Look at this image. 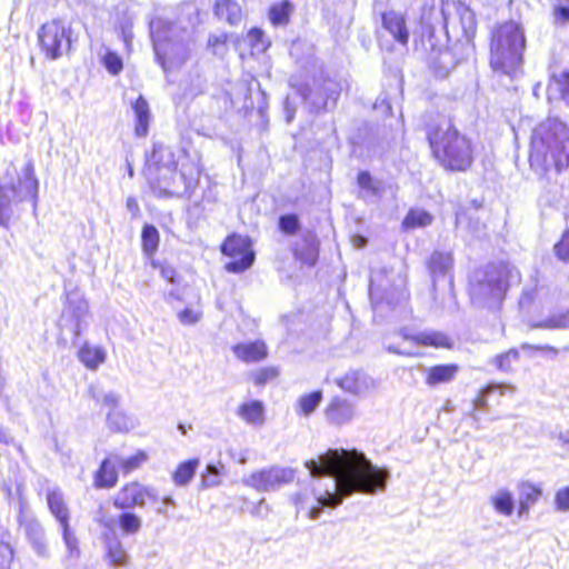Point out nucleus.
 Returning <instances> with one entry per match:
<instances>
[{"mask_svg":"<svg viewBox=\"0 0 569 569\" xmlns=\"http://www.w3.org/2000/svg\"><path fill=\"white\" fill-rule=\"evenodd\" d=\"M305 465L315 479L312 493L318 503L310 509V519L319 518L326 507H338L355 492L375 495L385 490L390 476L357 450L329 449Z\"/></svg>","mask_w":569,"mask_h":569,"instance_id":"f257e3e1","label":"nucleus"},{"mask_svg":"<svg viewBox=\"0 0 569 569\" xmlns=\"http://www.w3.org/2000/svg\"><path fill=\"white\" fill-rule=\"evenodd\" d=\"M201 12L194 3H183L174 20L156 18L150 34L157 62L166 73L179 70L196 51Z\"/></svg>","mask_w":569,"mask_h":569,"instance_id":"f03ea898","label":"nucleus"},{"mask_svg":"<svg viewBox=\"0 0 569 569\" xmlns=\"http://www.w3.org/2000/svg\"><path fill=\"white\" fill-rule=\"evenodd\" d=\"M530 166L541 170L569 167V127L557 119L540 123L531 136Z\"/></svg>","mask_w":569,"mask_h":569,"instance_id":"7ed1b4c3","label":"nucleus"},{"mask_svg":"<svg viewBox=\"0 0 569 569\" xmlns=\"http://www.w3.org/2000/svg\"><path fill=\"white\" fill-rule=\"evenodd\" d=\"M428 141L435 158L447 170L466 171L472 163L471 141L450 122L430 128Z\"/></svg>","mask_w":569,"mask_h":569,"instance_id":"20e7f679","label":"nucleus"},{"mask_svg":"<svg viewBox=\"0 0 569 569\" xmlns=\"http://www.w3.org/2000/svg\"><path fill=\"white\" fill-rule=\"evenodd\" d=\"M526 48L523 29L515 21L498 26L490 42V67L497 73L512 76L522 63Z\"/></svg>","mask_w":569,"mask_h":569,"instance_id":"39448f33","label":"nucleus"},{"mask_svg":"<svg viewBox=\"0 0 569 569\" xmlns=\"http://www.w3.org/2000/svg\"><path fill=\"white\" fill-rule=\"evenodd\" d=\"M11 170L17 173L16 168H8L4 179L0 182V226L7 227L14 213V208L24 201H31L37 207L38 180L34 177V167L28 161L17 179L10 178Z\"/></svg>","mask_w":569,"mask_h":569,"instance_id":"423d86ee","label":"nucleus"},{"mask_svg":"<svg viewBox=\"0 0 569 569\" xmlns=\"http://www.w3.org/2000/svg\"><path fill=\"white\" fill-rule=\"evenodd\" d=\"M200 172L193 163L176 164L170 173H162L150 182L152 190L162 197L190 196L198 184Z\"/></svg>","mask_w":569,"mask_h":569,"instance_id":"0eeeda50","label":"nucleus"},{"mask_svg":"<svg viewBox=\"0 0 569 569\" xmlns=\"http://www.w3.org/2000/svg\"><path fill=\"white\" fill-rule=\"evenodd\" d=\"M507 290L502 271L493 264L476 274L470 283V296L473 303L482 307H493L499 303Z\"/></svg>","mask_w":569,"mask_h":569,"instance_id":"6e6552de","label":"nucleus"},{"mask_svg":"<svg viewBox=\"0 0 569 569\" xmlns=\"http://www.w3.org/2000/svg\"><path fill=\"white\" fill-rule=\"evenodd\" d=\"M71 29L62 20L54 19L44 23L39 32L38 39L42 52L47 58L57 60L71 47Z\"/></svg>","mask_w":569,"mask_h":569,"instance_id":"1a4fd4ad","label":"nucleus"},{"mask_svg":"<svg viewBox=\"0 0 569 569\" xmlns=\"http://www.w3.org/2000/svg\"><path fill=\"white\" fill-rule=\"evenodd\" d=\"M221 252L231 258L226 269L232 273H240L249 269L254 261V252L247 237L232 234L221 244Z\"/></svg>","mask_w":569,"mask_h":569,"instance_id":"9d476101","label":"nucleus"},{"mask_svg":"<svg viewBox=\"0 0 569 569\" xmlns=\"http://www.w3.org/2000/svg\"><path fill=\"white\" fill-rule=\"evenodd\" d=\"M295 477L296 472L292 468L272 466L252 472L244 479V483L257 491L270 492L292 482Z\"/></svg>","mask_w":569,"mask_h":569,"instance_id":"9b49d317","label":"nucleus"},{"mask_svg":"<svg viewBox=\"0 0 569 569\" xmlns=\"http://www.w3.org/2000/svg\"><path fill=\"white\" fill-rule=\"evenodd\" d=\"M345 81L336 80L331 78L322 79L316 87V89H307L302 92L303 99L310 103L313 112H319L328 107L331 102L336 104L342 89Z\"/></svg>","mask_w":569,"mask_h":569,"instance_id":"f8f14e48","label":"nucleus"},{"mask_svg":"<svg viewBox=\"0 0 569 569\" xmlns=\"http://www.w3.org/2000/svg\"><path fill=\"white\" fill-rule=\"evenodd\" d=\"M147 499L157 501L158 495L156 490L134 481L123 486L114 495L112 503L117 509L131 510L134 507L143 508Z\"/></svg>","mask_w":569,"mask_h":569,"instance_id":"ddd939ff","label":"nucleus"},{"mask_svg":"<svg viewBox=\"0 0 569 569\" xmlns=\"http://www.w3.org/2000/svg\"><path fill=\"white\" fill-rule=\"evenodd\" d=\"M88 303L87 301L78 296H68V305L63 309L59 326L62 330H68L74 338H78L82 331V328L88 325Z\"/></svg>","mask_w":569,"mask_h":569,"instance_id":"4468645a","label":"nucleus"},{"mask_svg":"<svg viewBox=\"0 0 569 569\" xmlns=\"http://www.w3.org/2000/svg\"><path fill=\"white\" fill-rule=\"evenodd\" d=\"M19 526L23 530L32 550L40 558H49L50 551L46 540V533L39 520L21 506L18 517Z\"/></svg>","mask_w":569,"mask_h":569,"instance_id":"2eb2a0df","label":"nucleus"},{"mask_svg":"<svg viewBox=\"0 0 569 569\" xmlns=\"http://www.w3.org/2000/svg\"><path fill=\"white\" fill-rule=\"evenodd\" d=\"M176 164L174 152L170 147L162 143H153L152 151L147 157L144 174L150 183L157 176L170 173V170Z\"/></svg>","mask_w":569,"mask_h":569,"instance_id":"dca6fc26","label":"nucleus"},{"mask_svg":"<svg viewBox=\"0 0 569 569\" xmlns=\"http://www.w3.org/2000/svg\"><path fill=\"white\" fill-rule=\"evenodd\" d=\"M387 269L372 270L370 276L369 295L372 303L387 300L389 302L390 290H399L405 284V279L398 276V282L387 279Z\"/></svg>","mask_w":569,"mask_h":569,"instance_id":"f3484780","label":"nucleus"},{"mask_svg":"<svg viewBox=\"0 0 569 569\" xmlns=\"http://www.w3.org/2000/svg\"><path fill=\"white\" fill-rule=\"evenodd\" d=\"M356 415V405L339 396L333 397L325 410L327 421L333 426L348 425L355 419Z\"/></svg>","mask_w":569,"mask_h":569,"instance_id":"a211bd4d","label":"nucleus"},{"mask_svg":"<svg viewBox=\"0 0 569 569\" xmlns=\"http://www.w3.org/2000/svg\"><path fill=\"white\" fill-rule=\"evenodd\" d=\"M336 383L346 392L355 396H363L375 388V380L359 369L349 370L342 377L336 379Z\"/></svg>","mask_w":569,"mask_h":569,"instance_id":"6ab92c4d","label":"nucleus"},{"mask_svg":"<svg viewBox=\"0 0 569 569\" xmlns=\"http://www.w3.org/2000/svg\"><path fill=\"white\" fill-rule=\"evenodd\" d=\"M453 266V257L449 251L435 250L429 260L428 269L432 278V287L436 290L437 281L442 278H448V284L452 287L451 270Z\"/></svg>","mask_w":569,"mask_h":569,"instance_id":"aec40b11","label":"nucleus"},{"mask_svg":"<svg viewBox=\"0 0 569 569\" xmlns=\"http://www.w3.org/2000/svg\"><path fill=\"white\" fill-rule=\"evenodd\" d=\"M383 28L395 38L397 42L406 46L409 40V31L405 17L393 10L382 13Z\"/></svg>","mask_w":569,"mask_h":569,"instance_id":"412c9836","label":"nucleus"},{"mask_svg":"<svg viewBox=\"0 0 569 569\" xmlns=\"http://www.w3.org/2000/svg\"><path fill=\"white\" fill-rule=\"evenodd\" d=\"M296 259L302 263L312 267L316 264L319 254V243L317 237L308 232L300 242H297L293 249Z\"/></svg>","mask_w":569,"mask_h":569,"instance_id":"4be33fe9","label":"nucleus"},{"mask_svg":"<svg viewBox=\"0 0 569 569\" xmlns=\"http://www.w3.org/2000/svg\"><path fill=\"white\" fill-rule=\"evenodd\" d=\"M423 371L426 373V383L429 387H436L451 382L459 372V366L456 363L436 365L430 368H423Z\"/></svg>","mask_w":569,"mask_h":569,"instance_id":"5701e85b","label":"nucleus"},{"mask_svg":"<svg viewBox=\"0 0 569 569\" xmlns=\"http://www.w3.org/2000/svg\"><path fill=\"white\" fill-rule=\"evenodd\" d=\"M405 340L412 341L417 345L435 348H450V338L439 331H423L415 335H408L405 330L401 331Z\"/></svg>","mask_w":569,"mask_h":569,"instance_id":"b1692460","label":"nucleus"},{"mask_svg":"<svg viewBox=\"0 0 569 569\" xmlns=\"http://www.w3.org/2000/svg\"><path fill=\"white\" fill-rule=\"evenodd\" d=\"M214 14L230 26H238L243 19L242 9L236 0H217Z\"/></svg>","mask_w":569,"mask_h":569,"instance_id":"393cba45","label":"nucleus"},{"mask_svg":"<svg viewBox=\"0 0 569 569\" xmlns=\"http://www.w3.org/2000/svg\"><path fill=\"white\" fill-rule=\"evenodd\" d=\"M237 415L248 425L261 427L264 423V407L259 400H251L239 406Z\"/></svg>","mask_w":569,"mask_h":569,"instance_id":"a878e982","label":"nucleus"},{"mask_svg":"<svg viewBox=\"0 0 569 569\" xmlns=\"http://www.w3.org/2000/svg\"><path fill=\"white\" fill-rule=\"evenodd\" d=\"M106 559L112 567H127L130 557L124 549L122 542L118 538H109L106 540Z\"/></svg>","mask_w":569,"mask_h":569,"instance_id":"bb28decb","label":"nucleus"},{"mask_svg":"<svg viewBox=\"0 0 569 569\" xmlns=\"http://www.w3.org/2000/svg\"><path fill=\"white\" fill-rule=\"evenodd\" d=\"M47 503L50 512L59 521L60 527L69 523L70 512L60 490H49L47 492Z\"/></svg>","mask_w":569,"mask_h":569,"instance_id":"cd10ccee","label":"nucleus"},{"mask_svg":"<svg viewBox=\"0 0 569 569\" xmlns=\"http://www.w3.org/2000/svg\"><path fill=\"white\" fill-rule=\"evenodd\" d=\"M117 463L112 456L104 459L96 472L94 485L98 488H112L118 480Z\"/></svg>","mask_w":569,"mask_h":569,"instance_id":"c85d7f7f","label":"nucleus"},{"mask_svg":"<svg viewBox=\"0 0 569 569\" xmlns=\"http://www.w3.org/2000/svg\"><path fill=\"white\" fill-rule=\"evenodd\" d=\"M233 352L239 359L246 362L259 361L267 356L266 346L260 341L236 345Z\"/></svg>","mask_w":569,"mask_h":569,"instance_id":"c756f323","label":"nucleus"},{"mask_svg":"<svg viewBox=\"0 0 569 569\" xmlns=\"http://www.w3.org/2000/svg\"><path fill=\"white\" fill-rule=\"evenodd\" d=\"M132 109L136 116L137 124H136V134L138 137H146L149 129L150 122V109L148 101L139 96L137 100L132 103Z\"/></svg>","mask_w":569,"mask_h":569,"instance_id":"7c9ffc66","label":"nucleus"},{"mask_svg":"<svg viewBox=\"0 0 569 569\" xmlns=\"http://www.w3.org/2000/svg\"><path fill=\"white\" fill-rule=\"evenodd\" d=\"M116 521L124 536H134L142 528V518L131 510H122Z\"/></svg>","mask_w":569,"mask_h":569,"instance_id":"2f4dec72","label":"nucleus"},{"mask_svg":"<svg viewBox=\"0 0 569 569\" xmlns=\"http://www.w3.org/2000/svg\"><path fill=\"white\" fill-rule=\"evenodd\" d=\"M541 495V488L530 482H522L519 486V513L528 512L529 508L537 502Z\"/></svg>","mask_w":569,"mask_h":569,"instance_id":"473e14b6","label":"nucleus"},{"mask_svg":"<svg viewBox=\"0 0 569 569\" xmlns=\"http://www.w3.org/2000/svg\"><path fill=\"white\" fill-rule=\"evenodd\" d=\"M490 502L495 510L509 517L515 510L513 495L508 489H499L493 496L490 497Z\"/></svg>","mask_w":569,"mask_h":569,"instance_id":"72a5a7b5","label":"nucleus"},{"mask_svg":"<svg viewBox=\"0 0 569 569\" xmlns=\"http://www.w3.org/2000/svg\"><path fill=\"white\" fill-rule=\"evenodd\" d=\"M463 6V2L459 0H442L441 7L439 10L440 13V22L443 28L448 31V27L451 24L456 26L458 20V14Z\"/></svg>","mask_w":569,"mask_h":569,"instance_id":"f704fd0d","label":"nucleus"},{"mask_svg":"<svg viewBox=\"0 0 569 569\" xmlns=\"http://www.w3.org/2000/svg\"><path fill=\"white\" fill-rule=\"evenodd\" d=\"M198 466L199 459H190L181 462L172 473L173 482L179 487L187 486L193 478Z\"/></svg>","mask_w":569,"mask_h":569,"instance_id":"c9c22d12","label":"nucleus"},{"mask_svg":"<svg viewBox=\"0 0 569 569\" xmlns=\"http://www.w3.org/2000/svg\"><path fill=\"white\" fill-rule=\"evenodd\" d=\"M112 459L114 463H117L118 468L124 473L128 475L133 470H137L141 467L143 462L147 461L148 456L144 451H138L136 455L124 458L119 455H112Z\"/></svg>","mask_w":569,"mask_h":569,"instance_id":"e433bc0d","label":"nucleus"},{"mask_svg":"<svg viewBox=\"0 0 569 569\" xmlns=\"http://www.w3.org/2000/svg\"><path fill=\"white\" fill-rule=\"evenodd\" d=\"M107 425L111 430L117 432H127L133 427L131 419L123 411L118 409L108 412Z\"/></svg>","mask_w":569,"mask_h":569,"instance_id":"4c0bfd02","label":"nucleus"},{"mask_svg":"<svg viewBox=\"0 0 569 569\" xmlns=\"http://www.w3.org/2000/svg\"><path fill=\"white\" fill-rule=\"evenodd\" d=\"M142 250L151 257L158 249L160 236L157 228L152 224H144L141 232Z\"/></svg>","mask_w":569,"mask_h":569,"instance_id":"58836bf2","label":"nucleus"},{"mask_svg":"<svg viewBox=\"0 0 569 569\" xmlns=\"http://www.w3.org/2000/svg\"><path fill=\"white\" fill-rule=\"evenodd\" d=\"M456 24H460L467 39H471L476 33L477 21L473 11L463 3Z\"/></svg>","mask_w":569,"mask_h":569,"instance_id":"ea45409f","label":"nucleus"},{"mask_svg":"<svg viewBox=\"0 0 569 569\" xmlns=\"http://www.w3.org/2000/svg\"><path fill=\"white\" fill-rule=\"evenodd\" d=\"M104 351L100 348L84 346L79 351L81 362L89 369H96L104 361Z\"/></svg>","mask_w":569,"mask_h":569,"instance_id":"a19ab883","label":"nucleus"},{"mask_svg":"<svg viewBox=\"0 0 569 569\" xmlns=\"http://www.w3.org/2000/svg\"><path fill=\"white\" fill-rule=\"evenodd\" d=\"M292 4L288 0L273 4L270 8L269 17L274 26L286 24L289 21V16L292 12Z\"/></svg>","mask_w":569,"mask_h":569,"instance_id":"79ce46f5","label":"nucleus"},{"mask_svg":"<svg viewBox=\"0 0 569 569\" xmlns=\"http://www.w3.org/2000/svg\"><path fill=\"white\" fill-rule=\"evenodd\" d=\"M322 400V392L320 390L312 391L303 395L298 400L299 413L303 416L311 415Z\"/></svg>","mask_w":569,"mask_h":569,"instance_id":"37998d69","label":"nucleus"},{"mask_svg":"<svg viewBox=\"0 0 569 569\" xmlns=\"http://www.w3.org/2000/svg\"><path fill=\"white\" fill-rule=\"evenodd\" d=\"M431 222L432 216L429 212L415 209H411L403 220V224L407 228L426 227L431 224Z\"/></svg>","mask_w":569,"mask_h":569,"instance_id":"c03bdc74","label":"nucleus"},{"mask_svg":"<svg viewBox=\"0 0 569 569\" xmlns=\"http://www.w3.org/2000/svg\"><path fill=\"white\" fill-rule=\"evenodd\" d=\"M496 390H499L500 393L503 395L506 390L513 391L515 387L505 383H490L482 389L481 395L473 400L475 409H485L487 407L486 398Z\"/></svg>","mask_w":569,"mask_h":569,"instance_id":"a18cd8bd","label":"nucleus"},{"mask_svg":"<svg viewBox=\"0 0 569 569\" xmlns=\"http://www.w3.org/2000/svg\"><path fill=\"white\" fill-rule=\"evenodd\" d=\"M519 360V351L517 349H510L505 353L498 355L493 359V363L500 371L510 372L512 370V363Z\"/></svg>","mask_w":569,"mask_h":569,"instance_id":"49530a36","label":"nucleus"},{"mask_svg":"<svg viewBox=\"0 0 569 569\" xmlns=\"http://www.w3.org/2000/svg\"><path fill=\"white\" fill-rule=\"evenodd\" d=\"M279 229L288 236L295 234L300 229L299 217L295 213H287L279 217Z\"/></svg>","mask_w":569,"mask_h":569,"instance_id":"de8ad7c7","label":"nucleus"},{"mask_svg":"<svg viewBox=\"0 0 569 569\" xmlns=\"http://www.w3.org/2000/svg\"><path fill=\"white\" fill-rule=\"evenodd\" d=\"M533 328L541 329H566L569 328V311L559 316H553L542 322L536 323Z\"/></svg>","mask_w":569,"mask_h":569,"instance_id":"09e8293b","label":"nucleus"},{"mask_svg":"<svg viewBox=\"0 0 569 569\" xmlns=\"http://www.w3.org/2000/svg\"><path fill=\"white\" fill-rule=\"evenodd\" d=\"M93 520L109 531H113L117 527L116 518L109 513L103 505H99L94 511Z\"/></svg>","mask_w":569,"mask_h":569,"instance_id":"8fccbe9b","label":"nucleus"},{"mask_svg":"<svg viewBox=\"0 0 569 569\" xmlns=\"http://www.w3.org/2000/svg\"><path fill=\"white\" fill-rule=\"evenodd\" d=\"M358 184L361 189L367 190L372 196H377L380 192V187L373 181L370 172L361 171L357 178Z\"/></svg>","mask_w":569,"mask_h":569,"instance_id":"3c124183","label":"nucleus"},{"mask_svg":"<svg viewBox=\"0 0 569 569\" xmlns=\"http://www.w3.org/2000/svg\"><path fill=\"white\" fill-rule=\"evenodd\" d=\"M553 251L559 260L569 263V229L563 232L561 239L555 244Z\"/></svg>","mask_w":569,"mask_h":569,"instance_id":"603ef678","label":"nucleus"},{"mask_svg":"<svg viewBox=\"0 0 569 569\" xmlns=\"http://www.w3.org/2000/svg\"><path fill=\"white\" fill-rule=\"evenodd\" d=\"M248 40H249L250 44L252 46V48H254L259 51L266 50L270 44L266 40L263 31L259 28H252L248 32Z\"/></svg>","mask_w":569,"mask_h":569,"instance_id":"864d4df0","label":"nucleus"},{"mask_svg":"<svg viewBox=\"0 0 569 569\" xmlns=\"http://www.w3.org/2000/svg\"><path fill=\"white\" fill-rule=\"evenodd\" d=\"M103 64L112 74H118L123 68L122 59L116 52L111 51L107 52L103 57Z\"/></svg>","mask_w":569,"mask_h":569,"instance_id":"5fc2aeb1","label":"nucleus"},{"mask_svg":"<svg viewBox=\"0 0 569 569\" xmlns=\"http://www.w3.org/2000/svg\"><path fill=\"white\" fill-rule=\"evenodd\" d=\"M62 538L70 555H79L78 539L71 531L69 523L61 526Z\"/></svg>","mask_w":569,"mask_h":569,"instance_id":"6e6d98bb","label":"nucleus"},{"mask_svg":"<svg viewBox=\"0 0 569 569\" xmlns=\"http://www.w3.org/2000/svg\"><path fill=\"white\" fill-rule=\"evenodd\" d=\"M226 42L227 36L224 33L211 34L208 38V48L211 49L213 54L222 56L226 50Z\"/></svg>","mask_w":569,"mask_h":569,"instance_id":"4d7b16f0","label":"nucleus"},{"mask_svg":"<svg viewBox=\"0 0 569 569\" xmlns=\"http://www.w3.org/2000/svg\"><path fill=\"white\" fill-rule=\"evenodd\" d=\"M556 510L566 512L569 510V486L559 489L555 497Z\"/></svg>","mask_w":569,"mask_h":569,"instance_id":"13d9d810","label":"nucleus"},{"mask_svg":"<svg viewBox=\"0 0 569 569\" xmlns=\"http://www.w3.org/2000/svg\"><path fill=\"white\" fill-rule=\"evenodd\" d=\"M220 482L219 470L214 465H208L206 473L202 476V483L204 487H214Z\"/></svg>","mask_w":569,"mask_h":569,"instance_id":"bf43d9fd","label":"nucleus"},{"mask_svg":"<svg viewBox=\"0 0 569 569\" xmlns=\"http://www.w3.org/2000/svg\"><path fill=\"white\" fill-rule=\"evenodd\" d=\"M200 318L201 313L190 308H186L178 313V319L182 325H194Z\"/></svg>","mask_w":569,"mask_h":569,"instance_id":"052dcab7","label":"nucleus"},{"mask_svg":"<svg viewBox=\"0 0 569 569\" xmlns=\"http://www.w3.org/2000/svg\"><path fill=\"white\" fill-rule=\"evenodd\" d=\"M563 101L569 104V72H563L557 81Z\"/></svg>","mask_w":569,"mask_h":569,"instance_id":"680f3d73","label":"nucleus"},{"mask_svg":"<svg viewBox=\"0 0 569 569\" xmlns=\"http://www.w3.org/2000/svg\"><path fill=\"white\" fill-rule=\"evenodd\" d=\"M13 558V550L9 543L0 541V567L9 563Z\"/></svg>","mask_w":569,"mask_h":569,"instance_id":"e2e57ef3","label":"nucleus"},{"mask_svg":"<svg viewBox=\"0 0 569 569\" xmlns=\"http://www.w3.org/2000/svg\"><path fill=\"white\" fill-rule=\"evenodd\" d=\"M276 376L277 371L274 369H262L257 373L254 381L257 385H264Z\"/></svg>","mask_w":569,"mask_h":569,"instance_id":"0e129e2a","label":"nucleus"},{"mask_svg":"<svg viewBox=\"0 0 569 569\" xmlns=\"http://www.w3.org/2000/svg\"><path fill=\"white\" fill-rule=\"evenodd\" d=\"M160 273H161L162 278H164L166 280H168L171 283H176L178 281L176 269L169 264H162L160 268Z\"/></svg>","mask_w":569,"mask_h":569,"instance_id":"69168bd1","label":"nucleus"},{"mask_svg":"<svg viewBox=\"0 0 569 569\" xmlns=\"http://www.w3.org/2000/svg\"><path fill=\"white\" fill-rule=\"evenodd\" d=\"M435 13H436V10L433 7H430V8L425 7L422 9V13H421L422 22L427 23L430 27H433V24L436 22H438V19L433 17Z\"/></svg>","mask_w":569,"mask_h":569,"instance_id":"338daca9","label":"nucleus"},{"mask_svg":"<svg viewBox=\"0 0 569 569\" xmlns=\"http://www.w3.org/2000/svg\"><path fill=\"white\" fill-rule=\"evenodd\" d=\"M555 16L557 21L563 23L569 22V8L565 6L557 7L555 10Z\"/></svg>","mask_w":569,"mask_h":569,"instance_id":"774afa93","label":"nucleus"}]
</instances>
